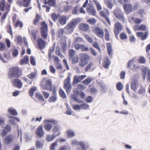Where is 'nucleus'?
I'll return each mask as SVG.
<instances>
[{"instance_id":"nucleus-1","label":"nucleus","mask_w":150,"mask_h":150,"mask_svg":"<svg viewBox=\"0 0 150 150\" xmlns=\"http://www.w3.org/2000/svg\"><path fill=\"white\" fill-rule=\"evenodd\" d=\"M22 74V70L18 67H12L9 68L8 76L9 79L19 78Z\"/></svg>"},{"instance_id":"nucleus-2","label":"nucleus","mask_w":150,"mask_h":150,"mask_svg":"<svg viewBox=\"0 0 150 150\" xmlns=\"http://www.w3.org/2000/svg\"><path fill=\"white\" fill-rule=\"evenodd\" d=\"M40 86L45 90L52 91L53 90V87L55 85L52 86V82L50 79H47L44 78L40 83Z\"/></svg>"},{"instance_id":"nucleus-3","label":"nucleus","mask_w":150,"mask_h":150,"mask_svg":"<svg viewBox=\"0 0 150 150\" xmlns=\"http://www.w3.org/2000/svg\"><path fill=\"white\" fill-rule=\"evenodd\" d=\"M44 123L45 124L44 125V129L47 131H50L52 127V125L50 123H51L54 125H57L58 124V121L54 119L45 120H44Z\"/></svg>"},{"instance_id":"nucleus-4","label":"nucleus","mask_w":150,"mask_h":150,"mask_svg":"<svg viewBox=\"0 0 150 150\" xmlns=\"http://www.w3.org/2000/svg\"><path fill=\"white\" fill-rule=\"evenodd\" d=\"M90 57V56L86 53L81 54H80V61L79 62V66L81 67H83L88 64Z\"/></svg>"},{"instance_id":"nucleus-5","label":"nucleus","mask_w":150,"mask_h":150,"mask_svg":"<svg viewBox=\"0 0 150 150\" xmlns=\"http://www.w3.org/2000/svg\"><path fill=\"white\" fill-rule=\"evenodd\" d=\"M41 27L40 28L41 36L44 39H46L47 36V25L44 21L41 23Z\"/></svg>"},{"instance_id":"nucleus-6","label":"nucleus","mask_w":150,"mask_h":150,"mask_svg":"<svg viewBox=\"0 0 150 150\" xmlns=\"http://www.w3.org/2000/svg\"><path fill=\"white\" fill-rule=\"evenodd\" d=\"M123 28L122 24L118 21L114 25L113 31L116 38L118 39V35Z\"/></svg>"},{"instance_id":"nucleus-7","label":"nucleus","mask_w":150,"mask_h":150,"mask_svg":"<svg viewBox=\"0 0 150 150\" xmlns=\"http://www.w3.org/2000/svg\"><path fill=\"white\" fill-rule=\"evenodd\" d=\"M113 14L115 16L121 21L125 22L126 19L124 16L123 13L119 9H115L113 11Z\"/></svg>"},{"instance_id":"nucleus-8","label":"nucleus","mask_w":150,"mask_h":150,"mask_svg":"<svg viewBox=\"0 0 150 150\" xmlns=\"http://www.w3.org/2000/svg\"><path fill=\"white\" fill-rule=\"evenodd\" d=\"M70 76H67V79L64 81V88L65 89L67 93H69L72 87L70 83Z\"/></svg>"},{"instance_id":"nucleus-9","label":"nucleus","mask_w":150,"mask_h":150,"mask_svg":"<svg viewBox=\"0 0 150 150\" xmlns=\"http://www.w3.org/2000/svg\"><path fill=\"white\" fill-rule=\"evenodd\" d=\"M93 32L98 38H102L104 36L103 30L98 27L93 28L92 29Z\"/></svg>"},{"instance_id":"nucleus-10","label":"nucleus","mask_w":150,"mask_h":150,"mask_svg":"<svg viewBox=\"0 0 150 150\" xmlns=\"http://www.w3.org/2000/svg\"><path fill=\"white\" fill-rule=\"evenodd\" d=\"M109 14V11L107 9H105L103 11H101L99 12L100 16L105 18L108 24L110 25V22L109 18L108 17Z\"/></svg>"},{"instance_id":"nucleus-11","label":"nucleus","mask_w":150,"mask_h":150,"mask_svg":"<svg viewBox=\"0 0 150 150\" xmlns=\"http://www.w3.org/2000/svg\"><path fill=\"white\" fill-rule=\"evenodd\" d=\"M31 0H18L16 1L17 4L20 7L24 6L28 7L30 5Z\"/></svg>"},{"instance_id":"nucleus-12","label":"nucleus","mask_w":150,"mask_h":150,"mask_svg":"<svg viewBox=\"0 0 150 150\" xmlns=\"http://www.w3.org/2000/svg\"><path fill=\"white\" fill-rule=\"evenodd\" d=\"M52 96L50 97L48 99L50 102H54L57 100V88L56 86L53 87V90L52 91Z\"/></svg>"},{"instance_id":"nucleus-13","label":"nucleus","mask_w":150,"mask_h":150,"mask_svg":"<svg viewBox=\"0 0 150 150\" xmlns=\"http://www.w3.org/2000/svg\"><path fill=\"white\" fill-rule=\"evenodd\" d=\"M86 77V75H83L80 76L77 75H75L73 81V83L74 84H76L80 82L81 81L83 80Z\"/></svg>"},{"instance_id":"nucleus-14","label":"nucleus","mask_w":150,"mask_h":150,"mask_svg":"<svg viewBox=\"0 0 150 150\" xmlns=\"http://www.w3.org/2000/svg\"><path fill=\"white\" fill-rule=\"evenodd\" d=\"M11 127L10 125H6L1 133V136L3 137H5L8 132L11 131Z\"/></svg>"},{"instance_id":"nucleus-15","label":"nucleus","mask_w":150,"mask_h":150,"mask_svg":"<svg viewBox=\"0 0 150 150\" xmlns=\"http://www.w3.org/2000/svg\"><path fill=\"white\" fill-rule=\"evenodd\" d=\"M123 7L126 13L128 14L133 11L132 6L131 4H123Z\"/></svg>"},{"instance_id":"nucleus-16","label":"nucleus","mask_w":150,"mask_h":150,"mask_svg":"<svg viewBox=\"0 0 150 150\" xmlns=\"http://www.w3.org/2000/svg\"><path fill=\"white\" fill-rule=\"evenodd\" d=\"M16 17H13L12 18L13 25L14 27L16 28L19 27L20 28H22L23 26V24L22 22L20 20H18L16 21Z\"/></svg>"},{"instance_id":"nucleus-17","label":"nucleus","mask_w":150,"mask_h":150,"mask_svg":"<svg viewBox=\"0 0 150 150\" xmlns=\"http://www.w3.org/2000/svg\"><path fill=\"white\" fill-rule=\"evenodd\" d=\"M79 28L80 30L84 32H87L90 29V26L87 24L81 23L79 25Z\"/></svg>"},{"instance_id":"nucleus-18","label":"nucleus","mask_w":150,"mask_h":150,"mask_svg":"<svg viewBox=\"0 0 150 150\" xmlns=\"http://www.w3.org/2000/svg\"><path fill=\"white\" fill-rule=\"evenodd\" d=\"M36 134L40 137H42L45 134V132L43 129V126H39L36 130Z\"/></svg>"},{"instance_id":"nucleus-19","label":"nucleus","mask_w":150,"mask_h":150,"mask_svg":"<svg viewBox=\"0 0 150 150\" xmlns=\"http://www.w3.org/2000/svg\"><path fill=\"white\" fill-rule=\"evenodd\" d=\"M10 8L11 5L8 4V3H6V11L1 16V20L2 21H4L6 18L8 12L10 10Z\"/></svg>"},{"instance_id":"nucleus-20","label":"nucleus","mask_w":150,"mask_h":150,"mask_svg":"<svg viewBox=\"0 0 150 150\" xmlns=\"http://www.w3.org/2000/svg\"><path fill=\"white\" fill-rule=\"evenodd\" d=\"M12 83L14 86L18 88H21L22 87L23 83L19 79H14Z\"/></svg>"},{"instance_id":"nucleus-21","label":"nucleus","mask_w":150,"mask_h":150,"mask_svg":"<svg viewBox=\"0 0 150 150\" xmlns=\"http://www.w3.org/2000/svg\"><path fill=\"white\" fill-rule=\"evenodd\" d=\"M37 42L38 46L40 50H42L44 47L45 45V42L41 38L37 40Z\"/></svg>"},{"instance_id":"nucleus-22","label":"nucleus","mask_w":150,"mask_h":150,"mask_svg":"<svg viewBox=\"0 0 150 150\" xmlns=\"http://www.w3.org/2000/svg\"><path fill=\"white\" fill-rule=\"evenodd\" d=\"M68 19L66 16H62L59 17L58 19V21L60 25H64L66 24L67 21Z\"/></svg>"},{"instance_id":"nucleus-23","label":"nucleus","mask_w":150,"mask_h":150,"mask_svg":"<svg viewBox=\"0 0 150 150\" xmlns=\"http://www.w3.org/2000/svg\"><path fill=\"white\" fill-rule=\"evenodd\" d=\"M136 34L138 37L141 38L142 40H144L147 38L148 36V33L145 32L144 33L142 32H137L136 33Z\"/></svg>"},{"instance_id":"nucleus-24","label":"nucleus","mask_w":150,"mask_h":150,"mask_svg":"<svg viewBox=\"0 0 150 150\" xmlns=\"http://www.w3.org/2000/svg\"><path fill=\"white\" fill-rule=\"evenodd\" d=\"M146 29V26L143 24H142L140 25H136L134 27L133 29L135 31L142 30L145 31Z\"/></svg>"},{"instance_id":"nucleus-25","label":"nucleus","mask_w":150,"mask_h":150,"mask_svg":"<svg viewBox=\"0 0 150 150\" xmlns=\"http://www.w3.org/2000/svg\"><path fill=\"white\" fill-rule=\"evenodd\" d=\"M76 22L75 21H71L64 28L67 30H73L76 27Z\"/></svg>"},{"instance_id":"nucleus-26","label":"nucleus","mask_w":150,"mask_h":150,"mask_svg":"<svg viewBox=\"0 0 150 150\" xmlns=\"http://www.w3.org/2000/svg\"><path fill=\"white\" fill-rule=\"evenodd\" d=\"M86 11L89 15L93 16L96 15V10L94 7L91 6H90L86 8Z\"/></svg>"},{"instance_id":"nucleus-27","label":"nucleus","mask_w":150,"mask_h":150,"mask_svg":"<svg viewBox=\"0 0 150 150\" xmlns=\"http://www.w3.org/2000/svg\"><path fill=\"white\" fill-rule=\"evenodd\" d=\"M13 140V138L11 135H8L5 138L4 141L5 144H8L12 142Z\"/></svg>"},{"instance_id":"nucleus-28","label":"nucleus","mask_w":150,"mask_h":150,"mask_svg":"<svg viewBox=\"0 0 150 150\" xmlns=\"http://www.w3.org/2000/svg\"><path fill=\"white\" fill-rule=\"evenodd\" d=\"M110 64V61L109 60L108 57H106L104 60L103 63V65L104 68L106 69H108Z\"/></svg>"},{"instance_id":"nucleus-29","label":"nucleus","mask_w":150,"mask_h":150,"mask_svg":"<svg viewBox=\"0 0 150 150\" xmlns=\"http://www.w3.org/2000/svg\"><path fill=\"white\" fill-rule=\"evenodd\" d=\"M107 47V52L109 56H112L113 53L112 50V46L110 43H107L106 44Z\"/></svg>"},{"instance_id":"nucleus-30","label":"nucleus","mask_w":150,"mask_h":150,"mask_svg":"<svg viewBox=\"0 0 150 150\" xmlns=\"http://www.w3.org/2000/svg\"><path fill=\"white\" fill-rule=\"evenodd\" d=\"M60 134V133L59 132L57 133L55 136L52 135L51 136L50 135L47 136L46 137V139L48 142H50L53 140L57 136H59Z\"/></svg>"},{"instance_id":"nucleus-31","label":"nucleus","mask_w":150,"mask_h":150,"mask_svg":"<svg viewBox=\"0 0 150 150\" xmlns=\"http://www.w3.org/2000/svg\"><path fill=\"white\" fill-rule=\"evenodd\" d=\"M6 4H5V0H1L0 1V11H2L6 10Z\"/></svg>"},{"instance_id":"nucleus-32","label":"nucleus","mask_w":150,"mask_h":150,"mask_svg":"<svg viewBox=\"0 0 150 150\" xmlns=\"http://www.w3.org/2000/svg\"><path fill=\"white\" fill-rule=\"evenodd\" d=\"M29 61V59L28 56H25L21 61L20 64L21 65L24 64H26L28 63Z\"/></svg>"},{"instance_id":"nucleus-33","label":"nucleus","mask_w":150,"mask_h":150,"mask_svg":"<svg viewBox=\"0 0 150 150\" xmlns=\"http://www.w3.org/2000/svg\"><path fill=\"white\" fill-rule=\"evenodd\" d=\"M60 16V14H56L54 13H52L50 15V17L54 22H55L58 18Z\"/></svg>"},{"instance_id":"nucleus-34","label":"nucleus","mask_w":150,"mask_h":150,"mask_svg":"<svg viewBox=\"0 0 150 150\" xmlns=\"http://www.w3.org/2000/svg\"><path fill=\"white\" fill-rule=\"evenodd\" d=\"M59 94L60 97L63 99H64L66 98V95L64 91L61 88H59Z\"/></svg>"},{"instance_id":"nucleus-35","label":"nucleus","mask_w":150,"mask_h":150,"mask_svg":"<svg viewBox=\"0 0 150 150\" xmlns=\"http://www.w3.org/2000/svg\"><path fill=\"white\" fill-rule=\"evenodd\" d=\"M41 18V16L38 13H37L35 17V18L33 21V23L35 25H37Z\"/></svg>"},{"instance_id":"nucleus-36","label":"nucleus","mask_w":150,"mask_h":150,"mask_svg":"<svg viewBox=\"0 0 150 150\" xmlns=\"http://www.w3.org/2000/svg\"><path fill=\"white\" fill-rule=\"evenodd\" d=\"M104 2L105 4L107 5V7L108 8L110 9L112 8L113 5L110 0H105Z\"/></svg>"},{"instance_id":"nucleus-37","label":"nucleus","mask_w":150,"mask_h":150,"mask_svg":"<svg viewBox=\"0 0 150 150\" xmlns=\"http://www.w3.org/2000/svg\"><path fill=\"white\" fill-rule=\"evenodd\" d=\"M92 79L91 77L87 78L84 80H83L82 83L83 84L85 85H88L92 81Z\"/></svg>"},{"instance_id":"nucleus-38","label":"nucleus","mask_w":150,"mask_h":150,"mask_svg":"<svg viewBox=\"0 0 150 150\" xmlns=\"http://www.w3.org/2000/svg\"><path fill=\"white\" fill-rule=\"evenodd\" d=\"M70 59L71 60V62L73 64H75L79 62V58L77 55L72 57Z\"/></svg>"},{"instance_id":"nucleus-39","label":"nucleus","mask_w":150,"mask_h":150,"mask_svg":"<svg viewBox=\"0 0 150 150\" xmlns=\"http://www.w3.org/2000/svg\"><path fill=\"white\" fill-rule=\"evenodd\" d=\"M84 40L82 38L79 37H76L75 38L73 43H81L84 42Z\"/></svg>"},{"instance_id":"nucleus-40","label":"nucleus","mask_w":150,"mask_h":150,"mask_svg":"<svg viewBox=\"0 0 150 150\" xmlns=\"http://www.w3.org/2000/svg\"><path fill=\"white\" fill-rule=\"evenodd\" d=\"M55 52L57 55L60 57L61 58L64 57V55L61 53L60 49L58 47H56Z\"/></svg>"},{"instance_id":"nucleus-41","label":"nucleus","mask_w":150,"mask_h":150,"mask_svg":"<svg viewBox=\"0 0 150 150\" xmlns=\"http://www.w3.org/2000/svg\"><path fill=\"white\" fill-rule=\"evenodd\" d=\"M8 112L9 114L13 116H15L18 115L16 111L14 109H9L8 110Z\"/></svg>"},{"instance_id":"nucleus-42","label":"nucleus","mask_w":150,"mask_h":150,"mask_svg":"<svg viewBox=\"0 0 150 150\" xmlns=\"http://www.w3.org/2000/svg\"><path fill=\"white\" fill-rule=\"evenodd\" d=\"M67 137H72L75 135L74 132L71 129H68L67 131Z\"/></svg>"},{"instance_id":"nucleus-43","label":"nucleus","mask_w":150,"mask_h":150,"mask_svg":"<svg viewBox=\"0 0 150 150\" xmlns=\"http://www.w3.org/2000/svg\"><path fill=\"white\" fill-rule=\"evenodd\" d=\"M8 33L10 34L11 36H13V33L12 29L11 28L10 24H9L7 25L6 27Z\"/></svg>"},{"instance_id":"nucleus-44","label":"nucleus","mask_w":150,"mask_h":150,"mask_svg":"<svg viewBox=\"0 0 150 150\" xmlns=\"http://www.w3.org/2000/svg\"><path fill=\"white\" fill-rule=\"evenodd\" d=\"M64 32V30L63 28L60 29L57 32L58 37L60 38H62L63 36Z\"/></svg>"},{"instance_id":"nucleus-45","label":"nucleus","mask_w":150,"mask_h":150,"mask_svg":"<svg viewBox=\"0 0 150 150\" xmlns=\"http://www.w3.org/2000/svg\"><path fill=\"white\" fill-rule=\"evenodd\" d=\"M76 53V51L74 50L70 49L69 51V58L74 56Z\"/></svg>"},{"instance_id":"nucleus-46","label":"nucleus","mask_w":150,"mask_h":150,"mask_svg":"<svg viewBox=\"0 0 150 150\" xmlns=\"http://www.w3.org/2000/svg\"><path fill=\"white\" fill-rule=\"evenodd\" d=\"M104 30L105 33V39L106 41H109L110 40V34L107 28H106Z\"/></svg>"},{"instance_id":"nucleus-47","label":"nucleus","mask_w":150,"mask_h":150,"mask_svg":"<svg viewBox=\"0 0 150 150\" xmlns=\"http://www.w3.org/2000/svg\"><path fill=\"white\" fill-rule=\"evenodd\" d=\"M131 88L134 91H136L137 88V84L136 81H134L132 82Z\"/></svg>"},{"instance_id":"nucleus-48","label":"nucleus","mask_w":150,"mask_h":150,"mask_svg":"<svg viewBox=\"0 0 150 150\" xmlns=\"http://www.w3.org/2000/svg\"><path fill=\"white\" fill-rule=\"evenodd\" d=\"M132 19L135 23L138 25L139 24L142 22V19L138 18H135L133 17L132 18Z\"/></svg>"},{"instance_id":"nucleus-49","label":"nucleus","mask_w":150,"mask_h":150,"mask_svg":"<svg viewBox=\"0 0 150 150\" xmlns=\"http://www.w3.org/2000/svg\"><path fill=\"white\" fill-rule=\"evenodd\" d=\"M36 90V88L35 87H33L30 88L29 91V94L30 96L32 97L34 94V93Z\"/></svg>"},{"instance_id":"nucleus-50","label":"nucleus","mask_w":150,"mask_h":150,"mask_svg":"<svg viewBox=\"0 0 150 150\" xmlns=\"http://www.w3.org/2000/svg\"><path fill=\"white\" fill-rule=\"evenodd\" d=\"M15 41L17 44L18 45L22 44L23 43L22 38L21 37L18 36L16 38Z\"/></svg>"},{"instance_id":"nucleus-51","label":"nucleus","mask_w":150,"mask_h":150,"mask_svg":"<svg viewBox=\"0 0 150 150\" xmlns=\"http://www.w3.org/2000/svg\"><path fill=\"white\" fill-rule=\"evenodd\" d=\"M116 87L118 91H121L123 89V85L121 82H119L117 83Z\"/></svg>"},{"instance_id":"nucleus-52","label":"nucleus","mask_w":150,"mask_h":150,"mask_svg":"<svg viewBox=\"0 0 150 150\" xmlns=\"http://www.w3.org/2000/svg\"><path fill=\"white\" fill-rule=\"evenodd\" d=\"M71 98L74 101L78 103H82V100H79L76 97V96L74 94H71Z\"/></svg>"},{"instance_id":"nucleus-53","label":"nucleus","mask_w":150,"mask_h":150,"mask_svg":"<svg viewBox=\"0 0 150 150\" xmlns=\"http://www.w3.org/2000/svg\"><path fill=\"white\" fill-rule=\"evenodd\" d=\"M84 37L86 40L90 43H92L93 41V40L88 35L85 34L84 35Z\"/></svg>"},{"instance_id":"nucleus-54","label":"nucleus","mask_w":150,"mask_h":150,"mask_svg":"<svg viewBox=\"0 0 150 150\" xmlns=\"http://www.w3.org/2000/svg\"><path fill=\"white\" fill-rule=\"evenodd\" d=\"M36 97L39 100L43 101L44 100V98L42 96L40 93H36L35 94Z\"/></svg>"},{"instance_id":"nucleus-55","label":"nucleus","mask_w":150,"mask_h":150,"mask_svg":"<svg viewBox=\"0 0 150 150\" xmlns=\"http://www.w3.org/2000/svg\"><path fill=\"white\" fill-rule=\"evenodd\" d=\"M78 144L81 146V150H86L87 148L85 147V144L84 142H78Z\"/></svg>"},{"instance_id":"nucleus-56","label":"nucleus","mask_w":150,"mask_h":150,"mask_svg":"<svg viewBox=\"0 0 150 150\" xmlns=\"http://www.w3.org/2000/svg\"><path fill=\"white\" fill-rule=\"evenodd\" d=\"M58 142H55L52 144L50 147V150H54L55 147L57 145Z\"/></svg>"},{"instance_id":"nucleus-57","label":"nucleus","mask_w":150,"mask_h":150,"mask_svg":"<svg viewBox=\"0 0 150 150\" xmlns=\"http://www.w3.org/2000/svg\"><path fill=\"white\" fill-rule=\"evenodd\" d=\"M73 44L74 46L75 49L76 50H78L81 49L82 44L73 43Z\"/></svg>"},{"instance_id":"nucleus-58","label":"nucleus","mask_w":150,"mask_h":150,"mask_svg":"<svg viewBox=\"0 0 150 150\" xmlns=\"http://www.w3.org/2000/svg\"><path fill=\"white\" fill-rule=\"evenodd\" d=\"M87 22L91 25H94L95 24L96 21L95 18H93L88 20Z\"/></svg>"},{"instance_id":"nucleus-59","label":"nucleus","mask_w":150,"mask_h":150,"mask_svg":"<svg viewBox=\"0 0 150 150\" xmlns=\"http://www.w3.org/2000/svg\"><path fill=\"white\" fill-rule=\"evenodd\" d=\"M55 126H54L52 129V131L54 133L59 132V128L58 126H57L56 125H55Z\"/></svg>"},{"instance_id":"nucleus-60","label":"nucleus","mask_w":150,"mask_h":150,"mask_svg":"<svg viewBox=\"0 0 150 150\" xmlns=\"http://www.w3.org/2000/svg\"><path fill=\"white\" fill-rule=\"evenodd\" d=\"M137 13L140 16V17H143V15L145 14L144 11L142 9H139L137 12Z\"/></svg>"},{"instance_id":"nucleus-61","label":"nucleus","mask_w":150,"mask_h":150,"mask_svg":"<svg viewBox=\"0 0 150 150\" xmlns=\"http://www.w3.org/2000/svg\"><path fill=\"white\" fill-rule=\"evenodd\" d=\"M120 38L122 40H125L127 38V36L124 33H122L120 35Z\"/></svg>"},{"instance_id":"nucleus-62","label":"nucleus","mask_w":150,"mask_h":150,"mask_svg":"<svg viewBox=\"0 0 150 150\" xmlns=\"http://www.w3.org/2000/svg\"><path fill=\"white\" fill-rule=\"evenodd\" d=\"M48 4L52 6H54L56 5L55 0H48Z\"/></svg>"},{"instance_id":"nucleus-63","label":"nucleus","mask_w":150,"mask_h":150,"mask_svg":"<svg viewBox=\"0 0 150 150\" xmlns=\"http://www.w3.org/2000/svg\"><path fill=\"white\" fill-rule=\"evenodd\" d=\"M93 65V64L92 62L88 64L85 68V71L87 72L91 67Z\"/></svg>"},{"instance_id":"nucleus-64","label":"nucleus","mask_w":150,"mask_h":150,"mask_svg":"<svg viewBox=\"0 0 150 150\" xmlns=\"http://www.w3.org/2000/svg\"><path fill=\"white\" fill-rule=\"evenodd\" d=\"M36 75V73L35 72H32L30 74L27 75V77L30 79H32L35 77Z\"/></svg>"}]
</instances>
